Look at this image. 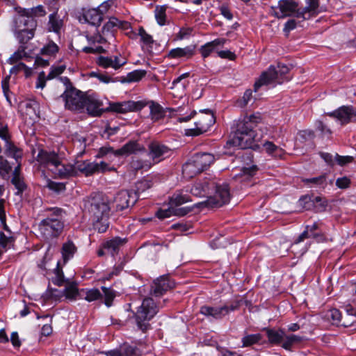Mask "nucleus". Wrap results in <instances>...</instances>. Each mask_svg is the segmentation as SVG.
<instances>
[{
	"label": "nucleus",
	"mask_w": 356,
	"mask_h": 356,
	"mask_svg": "<svg viewBox=\"0 0 356 356\" xmlns=\"http://www.w3.org/2000/svg\"><path fill=\"white\" fill-rule=\"evenodd\" d=\"M262 120L260 113L239 118L236 122L233 136L227 143L241 149L252 148L254 143L260 140V137L256 134L255 128L262 122Z\"/></svg>",
	"instance_id": "obj_1"
},
{
	"label": "nucleus",
	"mask_w": 356,
	"mask_h": 356,
	"mask_svg": "<svg viewBox=\"0 0 356 356\" xmlns=\"http://www.w3.org/2000/svg\"><path fill=\"white\" fill-rule=\"evenodd\" d=\"M93 229L99 233H104L109 227L110 207L108 200L95 196L90 198L85 204Z\"/></svg>",
	"instance_id": "obj_2"
},
{
	"label": "nucleus",
	"mask_w": 356,
	"mask_h": 356,
	"mask_svg": "<svg viewBox=\"0 0 356 356\" xmlns=\"http://www.w3.org/2000/svg\"><path fill=\"white\" fill-rule=\"evenodd\" d=\"M52 212L39 224V230L42 236L47 241L58 238L64 229L63 210L58 208L51 209Z\"/></svg>",
	"instance_id": "obj_3"
},
{
	"label": "nucleus",
	"mask_w": 356,
	"mask_h": 356,
	"mask_svg": "<svg viewBox=\"0 0 356 356\" xmlns=\"http://www.w3.org/2000/svg\"><path fill=\"white\" fill-rule=\"evenodd\" d=\"M117 18L111 17L108 21L103 26L101 35L99 33L92 35H87L86 38L90 46L83 48V51L86 54H101L104 52V49L100 46H96V44H104L108 40L114 38L115 33L117 31Z\"/></svg>",
	"instance_id": "obj_4"
},
{
	"label": "nucleus",
	"mask_w": 356,
	"mask_h": 356,
	"mask_svg": "<svg viewBox=\"0 0 356 356\" xmlns=\"http://www.w3.org/2000/svg\"><path fill=\"white\" fill-rule=\"evenodd\" d=\"M163 306L160 303L156 305L152 298H145L134 314L138 329L143 332L149 329V321L158 313L159 307Z\"/></svg>",
	"instance_id": "obj_5"
},
{
	"label": "nucleus",
	"mask_w": 356,
	"mask_h": 356,
	"mask_svg": "<svg viewBox=\"0 0 356 356\" xmlns=\"http://www.w3.org/2000/svg\"><path fill=\"white\" fill-rule=\"evenodd\" d=\"M215 161L212 154L206 152L196 153L186 162L182 168L183 173L193 177L207 170Z\"/></svg>",
	"instance_id": "obj_6"
},
{
	"label": "nucleus",
	"mask_w": 356,
	"mask_h": 356,
	"mask_svg": "<svg viewBox=\"0 0 356 356\" xmlns=\"http://www.w3.org/2000/svg\"><path fill=\"white\" fill-rule=\"evenodd\" d=\"M270 343L273 345H280L283 348L291 350L293 346L300 343L303 338L296 334L286 335L284 330L282 329L265 328Z\"/></svg>",
	"instance_id": "obj_7"
},
{
	"label": "nucleus",
	"mask_w": 356,
	"mask_h": 356,
	"mask_svg": "<svg viewBox=\"0 0 356 356\" xmlns=\"http://www.w3.org/2000/svg\"><path fill=\"white\" fill-rule=\"evenodd\" d=\"M210 189L214 190L215 193L204 202L207 207L214 208L220 207L227 204L230 200V188L226 182H210Z\"/></svg>",
	"instance_id": "obj_8"
},
{
	"label": "nucleus",
	"mask_w": 356,
	"mask_h": 356,
	"mask_svg": "<svg viewBox=\"0 0 356 356\" xmlns=\"http://www.w3.org/2000/svg\"><path fill=\"white\" fill-rule=\"evenodd\" d=\"M87 93L76 88H70L65 90L60 95V97L65 103V108L66 109L81 113L84 112Z\"/></svg>",
	"instance_id": "obj_9"
},
{
	"label": "nucleus",
	"mask_w": 356,
	"mask_h": 356,
	"mask_svg": "<svg viewBox=\"0 0 356 356\" xmlns=\"http://www.w3.org/2000/svg\"><path fill=\"white\" fill-rule=\"evenodd\" d=\"M325 115L336 119L341 126L356 123V106H341L332 112L326 113Z\"/></svg>",
	"instance_id": "obj_10"
},
{
	"label": "nucleus",
	"mask_w": 356,
	"mask_h": 356,
	"mask_svg": "<svg viewBox=\"0 0 356 356\" xmlns=\"http://www.w3.org/2000/svg\"><path fill=\"white\" fill-rule=\"evenodd\" d=\"M109 5L104 2L97 8L84 10L82 15L79 17L81 22L88 23L94 26H99L104 19V14L107 12Z\"/></svg>",
	"instance_id": "obj_11"
},
{
	"label": "nucleus",
	"mask_w": 356,
	"mask_h": 356,
	"mask_svg": "<svg viewBox=\"0 0 356 356\" xmlns=\"http://www.w3.org/2000/svg\"><path fill=\"white\" fill-rule=\"evenodd\" d=\"M215 118L210 110H206L204 115L195 122V128L186 129V135L196 136L207 132L214 124Z\"/></svg>",
	"instance_id": "obj_12"
},
{
	"label": "nucleus",
	"mask_w": 356,
	"mask_h": 356,
	"mask_svg": "<svg viewBox=\"0 0 356 356\" xmlns=\"http://www.w3.org/2000/svg\"><path fill=\"white\" fill-rule=\"evenodd\" d=\"M75 170H77L86 176H90L95 173H103L106 171L115 170L113 167H110L104 161L99 163L90 162L88 161H79L76 163Z\"/></svg>",
	"instance_id": "obj_13"
},
{
	"label": "nucleus",
	"mask_w": 356,
	"mask_h": 356,
	"mask_svg": "<svg viewBox=\"0 0 356 356\" xmlns=\"http://www.w3.org/2000/svg\"><path fill=\"white\" fill-rule=\"evenodd\" d=\"M137 201V193L133 191L122 190L115 195L113 202L116 211H124L134 206Z\"/></svg>",
	"instance_id": "obj_14"
},
{
	"label": "nucleus",
	"mask_w": 356,
	"mask_h": 356,
	"mask_svg": "<svg viewBox=\"0 0 356 356\" xmlns=\"http://www.w3.org/2000/svg\"><path fill=\"white\" fill-rule=\"evenodd\" d=\"M175 286V283L170 280L168 275H162L153 282L150 293L154 297H161Z\"/></svg>",
	"instance_id": "obj_15"
},
{
	"label": "nucleus",
	"mask_w": 356,
	"mask_h": 356,
	"mask_svg": "<svg viewBox=\"0 0 356 356\" xmlns=\"http://www.w3.org/2000/svg\"><path fill=\"white\" fill-rule=\"evenodd\" d=\"M277 8L279 11L275 12V15L277 18H284L286 17L294 16L299 11L298 4L293 0H280L278 2Z\"/></svg>",
	"instance_id": "obj_16"
},
{
	"label": "nucleus",
	"mask_w": 356,
	"mask_h": 356,
	"mask_svg": "<svg viewBox=\"0 0 356 356\" xmlns=\"http://www.w3.org/2000/svg\"><path fill=\"white\" fill-rule=\"evenodd\" d=\"M149 156L154 163H157L168 156L170 149L159 141H152L148 145Z\"/></svg>",
	"instance_id": "obj_17"
},
{
	"label": "nucleus",
	"mask_w": 356,
	"mask_h": 356,
	"mask_svg": "<svg viewBox=\"0 0 356 356\" xmlns=\"http://www.w3.org/2000/svg\"><path fill=\"white\" fill-rule=\"evenodd\" d=\"M277 83L281 84V81H278L277 76H276L275 66L270 65L267 70L261 73L258 80L256 81L254 85V90L257 92L259 88L263 86Z\"/></svg>",
	"instance_id": "obj_18"
},
{
	"label": "nucleus",
	"mask_w": 356,
	"mask_h": 356,
	"mask_svg": "<svg viewBox=\"0 0 356 356\" xmlns=\"http://www.w3.org/2000/svg\"><path fill=\"white\" fill-rule=\"evenodd\" d=\"M102 106V102L98 98L96 94L87 93L84 111L86 110L88 115L92 116H100L104 111Z\"/></svg>",
	"instance_id": "obj_19"
},
{
	"label": "nucleus",
	"mask_w": 356,
	"mask_h": 356,
	"mask_svg": "<svg viewBox=\"0 0 356 356\" xmlns=\"http://www.w3.org/2000/svg\"><path fill=\"white\" fill-rule=\"evenodd\" d=\"M146 102L143 101H127L123 102L114 103L111 105V110L119 113H126L132 111H140L146 106Z\"/></svg>",
	"instance_id": "obj_20"
},
{
	"label": "nucleus",
	"mask_w": 356,
	"mask_h": 356,
	"mask_svg": "<svg viewBox=\"0 0 356 356\" xmlns=\"http://www.w3.org/2000/svg\"><path fill=\"white\" fill-rule=\"evenodd\" d=\"M18 15L15 19V29H25L35 31L37 27V21L30 17L29 15L23 12V8L17 10Z\"/></svg>",
	"instance_id": "obj_21"
},
{
	"label": "nucleus",
	"mask_w": 356,
	"mask_h": 356,
	"mask_svg": "<svg viewBox=\"0 0 356 356\" xmlns=\"http://www.w3.org/2000/svg\"><path fill=\"white\" fill-rule=\"evenodd\" d=\"M59 159V156L55 152H48L44 149H40L36 157V160L40 165L48 168L50 170L56 163H58Z\"/></svg>",
	"instance_id": "obj_22"
},
{
	"label": "nucleus",
	"mask_w": 356,
	"mask_h": 356,
	"mask_svg": "<svg viewBox=\"0 0 356 356\" xmlns=\"http://www.w3.org/2000/svg\"><path fill=\"white\" fill-rule=\"evenodd\" d=\"M306 6L300 8L296 14V17L302 20L309 19L312 16L318 13L319 0H306Z\"/></svg>",
	"instance_id": "obj_23"
},
{
	"label": "nucleus",
	"mask_w": 356,
	"mask_h": 356,
	"mask_svg": "<svg viewBox=\"0 0 356 356\" xmlns=\"http://www.w3.org/2000/svg\"><path fill=\"white\" fill-rule=\"evenodd\" d=\"M145 148L136 140H129L121 148L116 149L115 156H128L133 154H137L140 152H145Z\"/></svg>",
	"instance_id": "obj_24"
},
{
	"label": "nucleus",
	"mask_w": 356,
	"mask_h": 356,
	"mask_svg": "<svg viewBox=\"0 0 356 356\" xmlns=\"http://www.w3.org/2000/svg\"><path fill=\"white\" fill-rule=\"evenodd\" d=\"M226 308L220 307H213L209 305H203L200 307V313L207 318L214 320H221L225 316Z\"/></svg>",
	"instance_id": "obj_25"
},
{
	"label": "nucleus",
	"mask_w": 356,
	"mask_h": 356,
	"mask_svg": "<svg viewBox=\"0 0 356 356\" xmlns=\"http://www.w3.org/2000/svg\"><path fill=\"white\" fill-rule=\"evenodd\" d=\"M192 207H184L181 208H174L170 205L168 209H159L156 213V216L159 219H164L172 216H184L192 211Z\"/></svg>",
	"instance_id": "obj_26"
},
{
	"label": "nucleus",
	"mask_w": 356,
	"mask_h": 356,
	"mask_svg": "<svg viewBox=\"0 0 356 356\" xmlns=\"http://www.w3.org/2000/svg\"><path fill=\"white\" fill-rule=\"evenodd\" d=\"M51 171L60 178H67L74 176L76 174L74 165L70 164H63L60 161V159H58V163H56V165L52 168Z\"/></svg>",
	"instance_id": "obj_27"
},
{
	"label": "nucleus",
	"mask_w": 356,
	"mask_h": 356,
	"mask_svg": "<svg viewBox=\"0 0 356 356\" xmlns=\"http://www.w3.org/2000/svg\"><path fill=\"white\" fill-rule=\"evenodd\" d=\"M126 60L124 59L121 60L118 56H99L97 59V64L104 67L108 68L112 67L115 70L120 69L122 66L126 64Z\"/></svg>",
	"instance_id": "obj_28"
},
{
	"label": "nucleus",
	"mask_w": 356,
	"mask_h": 356,
	"mask_svg": "<svg viewBox=\"0 0 356 356\" xmlns=\"http://www.w3.org/2000/svg\"><path fill=\"white\" fill-rule=\"evenodd\" d=\"M3 140L5 141V154L6 156L12 157L17 162H19V159H21L23 155L22 150L10 141V136L8 132L6 133V138Z\"/></svg>",
	"instance_id": "obj_29"
},
{
	"label": "nucleus",
	"mask_w": 356,
	"mask_h": 356,
	"mask_svg": "<svg viewBox=\"0 0 356 356\" xmlns=\"http://www.w3.org/2000/svg\"><path fill=\"white\" fill-rule=\"evenodd\" d=\"M127 242V239L126 238L116 236L105 241L102 244V248L114 256L118 254L120 247L123 246Z\"/></svg>",
	"instance_id": "obj_30"
},
{
	"label": "nucleus",
	"mask_w": 356,
	"mask_h": 356,
	"mask_svg": "<svg viewBox=\"0 0 356 356\" xmlns=\"http://www.w3.org/2000/svg\"><path fill=\"white\" fill-rule=\"evenodd\" d=\"M106 356H142L140 349L134 346H125L121 350H112L106 353Z\"/></svg>",
	"instance_id": "obj_31"
},
{
	"label": "nucleus",
	"mask_w": 356,
	"mask_h": 356,
	"mask_svg": "<svg viewBox=\"0 0 356 356\" xmlns=\"http://www.w3.org/2000/svg\"><path fill=\"white\" fill-rule=\"evenodd\" d=\"M195 49V45L187 46L184 48L172 49L169 51L168 56L170 58H191L194 54Z\"/></svg>",
	"instance_id": "obj_32"
},
{
	"label": "nucleus",
	"mask_w": 356,
	"mask_h": 356,
	"mask_svg": "<svg viewBox=\"0 0 356 356\" xmlns=\"http://www.w3.org/2000/svg\"><path fill=\"white\" fill-rule=\"evenodd\" d=\"M210 182L207 181H200L195 183L190 188V193L195 197H203L208 193V191L210 190ZM188 190L186 189V192Z\"/></svg>",
	"instance_id": "obj_33"
},
{
	"label": "nucleus",
	"mask_w": 356,
	"mask_h": 356,
	"mask_svg": "<svg viewBox=\"0 0 356 356\" xmlns=\"http://www.w3.org/2000/svg\"><path fill=\"white\" fill-rule=\"evenodd\" d=\"M183 192V190L175 192L170 198L169 205L174 208H180L179 207L183 204L191 202V197Z\"/></svg>",
	"instance_id": "obj_34"
},
{
	"label": "nucleus",
	"mask_w": 356,
	"mask_h": 356,
	"mask_svg": "<svg viewBox=\"0 0 356 356\" xmlns=\"http://www.w3.org/2000/svg\"><path fill=\"white\" fill-rule=\"evenodd\" d=\"M63 25V20L60 19L57 12H54L49 15L47 24V29L49 31L59 33Z\"/></svg>",
	"instance_id": "obj_35"
},
{
	"label": "nucleus",
	"mask_w": 356,
	"mask_h": 356,
	"mask_svg": "<svg viewBox=\"0 0 356 356\" xmlns=\"http://www.w3.org/2000/svg\"><path fill=\"white\" fill-rule=\"evenodd\" d=\"M76 252V248L72 241L68 240L67 242L64 243L61 249L64 263H66L72 259Z\"/></svg>",
	"instance_id": "obj_36"
},
{
	"label": "nucleus",
	"mask_w": 356,
	"mask_h": 356,
	"mask_svg": "<svg viewBox=\"0 0 356 356\" xmlns=\"http://www.w3.org/2000/svg\"><path fill=\"white\" fill-rule=\"evenodd\" d=\"M302 182L307 185L312 184L314 186L325 188L327 185V174L324 173L318 177L303 179Z\"/></svg>",
	"instance_id": "obj_37"
},
{
	"label": "nucleus",
	"mask_w": 356,
	"mask_h": 356,
	"mask_svg": "<svg viewBox=\"0 0 356 356\" xmlns=\"http://www.w3.org/2000/svg\"><path fill=\"white\" fill-rule=\"evenodd\" d=\"M147 74L145 70H136L127 74L121 79L122 83L137 82L141 80Z\"/></svg>",
	"instance_id": "obj_38"
},
{
	"label": "nucleus",
	"mask_w": 356,
	"mask_h": 356,
	"mask_svg": "<svg viewBox=\"0 0 356 356\" xmlns=\"http://www.w3.org/2000/svg\"><path fill=\"white\" fill-rule=\"evenodd\" d=\"M82 298L88 302L97 300L102 297L100 291L97 289H81Z\"/></svg>",
	"instance_id": "obj_39"
},
{
	"label": "nucleus",
	"mask_w": 356,
	"mask_h": 356,
	"mask_svg": "<svg viewBox=\"0 0 356 356\" xmlns=\"http://www.w3.org/2000/svg\"><path fill=\"white\" fill-rule=\"evenodd\" d=\"M263 147L267 154L275 157L281 156L283 153L282 149L275 145L273 142L266 141Z\"/></svg>",
	"instance_id": "obj_40"
},
{
	"label": "nucleus",
	"mask_w": 356,
	"mask_h": 356,
	"mask_svg": "<svg viewBox=\"0 0 356 356\" xmlns=\"http://www.w3.org/2000/svg\"><path fill=\"white\" fill-rule=\"evenodd\" d=\"M66 298L71 300H75L77 297L82 298L81 290L79 291L74 284L67 285L63 291Z\"/></svg>",
	"instance_id": "obj_41"
},
{
	"label": "nucleus",
	"mask_w": 356,
	"mask_h": 356,
	"mask_svg": "<svg viewBox=\"0 0 356 356\" xmlns=\"http://www.w3.org/2000/svg\"><path fill=\"white\" fill-rule=\"evenodd\" d=\"M17 38L20 43V45H25L26 44L33 38L35 31H28L25 29H16Z\"/></svg>",
	"instance_id": "obj_42"
},
{
	"label": "nucleus",
	"mask_w": 356,
	"mask_h": 356,
	"mask_svg": "<svg viewBox=\"0 0 356 356\" xmlns=\"http://www.w3.org/2000/svg\"><path fill=\"white\" fill-rule=\"evenodd\" d=\"M263 337L261 334H252L244 336L242 339V347H249L254 344H257L261 341Z\"/></svg>",
	"instance_id": "obj_43"
},
{
	"label": "nucleus",
	"mask_w": 356,
	"mask_h": 356,
	"mask_svg": "<svg viewBox=\"0 0 356 356\" xmlns=\"http://www.w3.org/2000/svg\"><path fill=\"white\" fill-rule=\"evenodd\" d=\"M59 51V47L52 40L49 41L40 49V54L44 56H54Z\"/></svg>",
	"instance_id": "obj_44"
},
{
	"label": "nucleus",
	"mask_w": 356,
	"mask_h": 356,
	"mask_svg": "<svg viewBox=\"0 0 356 356\" xmlns=\"http://www.w3.org/2000/svg\"><path fill=\"white\" fill-rule=\"evenodd\" d=\"M275 68L276 69V76H277L278 81H281V83L290 80L291 76L289 75V68L288 66L279 64Z\"/></svg>",
	"instance_id": "obj_45"
},
{
	"label": "nucleus",
	"mask_w": 356,
	"mask_h": 356,
	"mask_svg": "<svg viewBox=\"0 0 356 356\" xmlns=\"http://www.w3.org/2000/svg\"><path fill=\"white\" fill-rule=\"evenodd\" d=\"M149 109L152 120L156 121L164 117L165 114L163 108L159 104L151 102Z\"/></svg>",
	"instance_id": "obj_46"
},
{
	"label": "nucleus",
	"mask_w": 356,
	"mask_h": 356,
	"mask_svg": "<svg viewBox=\"0 0 356 356\" xmlns=\"http://www.w3.org/2000/svg\"><path fill=\"white\" fill-rule=\"evenodd\" d=\"M26 46L19 45L18 49L8 59V63L10 65L17 63L19 60L27 56V53L25 51Z\"/></svg>",
	"instance_id": "obj_47"
},
{
	"label": "nucleus",
	"mask_w": 356,
	"mask_h": 356,
	"mask_svg": "<svg viewBox=\"0 0 356 356\" xmlns=\"http://www.w3.org/2000/svg\"><path fill=\"white\" fill-rule=\"evenodd\" d=\"M166 8L165 6H156L155 8V18L160 26H164L166 24Z\"/></svg>",
	"instance_id": "obj_48"
},
{
	"label": "nucleus",
	"mask_w": 356,
	"mask_h": 356,
	"mask_svg": "<svg viewBox=\"0 0 356 356\" xmlns=\"http://www.w3.org/2000/svg\"><path fill=\"white\" fill-rule=\"evenodd\" d=\"M11 183L15 186L17 189L15 195H21L22 193L26 189V184L24 183V179L20 175L13 176Z\"/></svg>",
	"instance_id": "obj_49"
},
{
	"label": "nucleus",
	"mask_w": 356,
	"mask_h": 356,
	"mask_svg": "<svg viewBox=\"0 0 356 356\" xmlns=\"http://www.w3.org/2000/svg\"><path fill=\"white\" fill-rule=\"evenodd\" d=\"M327 319L330 321L332 324L339 326L342 318L340 311L337 309H331L328 310L325 315Z\"/></svg>",
	"instance_id": "obj_50"
},
{
	"label": "nucleus",
	"mask_w": 356,
	"mask_h": 356,
	"mask_svg": "<svg viewBox=\"0 0 356 356\" xmlns=\"http://www.w3.org/2000/svg\"><path fill=\"white\" fill-rule=\"evenodd\" d=\"M23 12L27 13L30 17L33 19L37 17H42L46 15L44 8L41 5L31 8H23Z\"/></svg>",
	"instance_id": "obj_51"
},
{
	"label": "nucleus",
	"mask_w": 356,
	"mask_h": 356,
	"mask_svg": "<svg viewBox=\"0 0 356 356\" xmlns=\"http://www.w3.org/2000/svg\"><path fill=\"white\" fill-rule=\"evenodd\" d=\"M152 163H150L148 161H143V160H133L131 163V168L138 171L140 170L147 171L152 167Z\"/></svg>",
	"instance_id": "obj_52"
},
{
	"label": "nucleus",
	"mask_w": 356,
	"mask_h": 356,
	"mask_svg": "<svg viewBox=\"0 0 356 356\" xmlns=\"http://www.w3.org/2000/svg\"><path fill=\"white\" fill-rule=\"evenodd\" d=\"M306 229L308 230L311 238L320 241L323 239V235L321 232H318L319 229V225L317 222H314L312 225H307Z\"/></svg>",
	"instance_id": "obj_53"
},
{
	"label": "nucleus",
	"mask_w": 356,
	"mask_h": 356,
	"mask_svg": "<svg viewBox=\"0 0 356 356\" xmlns=\"http://www.w3.org/2000/svg\"><path fill=\"white\" fill-rule=\"evenodd\" d=\"M152 186V181L150 180H141L138 181L136 184V191H133V192L137 193L138 199L139 198V195L145 191L146 190L150 188Z\"/></svg>",
	"instance_id": "obj_54"
},
{
	"label": "nucleus",
	"mask_w": 356,
	"mask_h": 356,
	"mask_svg": "<svg viewBox=\"0 0 356 356\" xmlns=\"http://www.w3.org/2000/svg\"><path fill=\"white\" fill-rule=\"evenodd\" d=\"M138 35L140 36L141 41L146 45H151L154 42V40L149 34H148L143 27L138 29Z\"/></svg>",
	"instance_id": "obj_55"
},
{
	"label": "nucleus",
	"mask_w": 356,
	"mask_h": 356,
	"mask_svg": "<svg viewBox=\"0 0 356 356\" xmlns=\"http://www.w3.org/2000/svg\"><path fill=\"white\" fill-rule=\"evenodd\" d=\"M12 167L8 161L0 156V175L5 176L11 171Z\"/></svg>",
	"instance_id": "obj_56"
},
{
	"label": "nucleus",
	"mask_w": 356,
	"mask_h": 356,
	"mask_svg": "<svg viewBox=\"0 0 356 356\" xmlns=\"http://www.w3.org/2000/svg\"><path fill=\"white\" fill-rule=\"evenodd\" d=\"M22 70L25 72L26 76H28L30 74V69L23 63H19L18 64L14 65L10 70V74H17Z\"/></svg>",
	"instance_id": "obj_57"
},
{
	"label": "nucleus",
	"mask_w": 356,
	"mask_h": 356,
	"mask_svg": "<svg viewBox=\"0 0 356 356\" xmlns=\"http://www.w3.org/2000/svg\"><path fill=\"white\" fill-rule=\"evenodd\" d=\"M65 69V65L53 66L47 76V79L50 80L62 74Z\"/></svg>",
	"instance_id": "obj_58"
},
{
	"label": "nucleus",
	"mask_w": 356,
	"mask_h": 356,
	"mask_svg": "<svg viewBox=\"0 0 356 356\" xmlns=\"http://www.w3.org/2000/svg\"><path fill=\"white\" fill-rule=\"evenodd\" d=\"M252 95V91L250 89L246 90L243 94V96L241 99L237 102L238 105L240 107H245L251 99Z\"/></svg>",
	"instance_id": "obj_59"
},
{
	"label": "nucleus",
	"mask_w": 356,
	"mask_h": 356,
	"mask_svg": "<svg viewBox=\"0 0 356 356\" xmlns=\"http://www.w3.org/2000/svg\"><path fill=\"white\" fill-rule=\"evenodd\" d=\"M241 302H242L241 300H236L233 301L232 302H231L229 305L225 304V305H222L223 308L227 309H226L227 312H225V316L229 314V313L230 312H234L235 310L238 309L241 306Z\"/></svg>",
	"instance_id": "obj_60"
},
{
	"label": "nucleus",
	"mask_w": 356,
	"mask_h": 356,
	"mask_svg": "<svg viewBox=\"0 0 356 356\" xmlns=\"http://www.w3.org/2000/svg\"><path fill=\"white\" fill-rule=\"evenodd\" d=\"M335 159L337 164L341 166L350 163L354 160V158L351 156H340L338 154H336Z\"/></svg>",
	"instance_id": "obj_61"
},
{
	"label": "nucleus",
	"mask_w": 356,
	"mask_h": 356,
	"mask_svg": "<svg viewBox=\"0 0 356 356\" xmlns=\"http://www.w3.org/2000/svg\"><path fill=\"white\" fill-rule=\"evenodd\" d=\"M102 289L104 293V303L107 307H111L115 297L114 293L105 287H102Z\"/></svg>",
	"instance_id": "obj_62"
},
{
	"label": "nucleus",
	"mask_w": 356,
	"mask_h": 356,
	"mask_svg": "<svg viewBox=\"0 0 356 356\" xmlns=\"http://www.w3.org/2000/svg\"><path fill=\"white\" fill-rule=\"evenodd\" d=\"M258 168L255 165H252L249 167H243L241 169V175L247 176V177H253L257 172Z\"/></svg>",
	"instance_id": "obj_63"
},
{
	"label": "nucleus",
	"mask_w": 356,
	"mask_h": 356,
	"mask_svg": "<svg viewBox=\"0 0 356 356\" xmlns=\"http://www.w3.org/2000/svg\"><path fill=\"white\" fill-rule=\"evenodd\" d=\"M115 150L111 147H101L97 154L96 155L97 158H103L107 155H114L115 156Z\"/></svg>",
	"instance_id": "obj_64"
}]
</instances>
